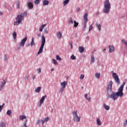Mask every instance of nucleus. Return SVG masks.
<instances>
[{"instance_id":"f257e3e1","label":"nucleus","mask_w":127,"mask_h":127,"mask_svg":"<svg viewBox=\"0 0 127 127\" xmlns=\"http://www.w3.org/2000/svg\"><path fill=\"white\" fill-rule=\"evenodd\" d=\"M113 81L111 80L109 82L106 87L107 97L108 99H112L113 101L118 100V98L120 97L122 98L124 96V87L126 85V83L123 82L121 86L119 88L118 92H115L112 91L113 90Z\"/></svg>"},{"instance_id":"f03ea898","label":"nucleus","mask_w":127,"mask_h":127,"mask_svg":"<svg viewBox=\"0 0 127 127\" xmlns=\"http://www.w3.org/2000/svg\"><path fill=\"white\" fill-rule=\"evenodd\" d=\"M104 9L103 11L104 13L108 14L110 13L111 10V2L109 0H105L103 3Z\"/></svg>"},{"instance_id":"7ed1b4c3","label":"nucleus","mask_w":127,"mask_h":127,"mask_svg":"<svg viewBox=\"0 0 127 127\" xmlns=\"http://www.w3.org/2000/svg\"><path fill=\"white\" fill-rule=\"evenodd\" d=\"M24 19V17H23V14H20V15H18L17 17L16 18V20L14 22V25H19V24H22V20Z\"/></svg>"},{"instance_id":"20e7f679","label":"nucleus","mask_w":127,"mask_h":127,"mask_svg":"<svg viewBox=\"0 0 127 127\" xmlns=\"http://www.w3.org/2000/svg\"><path fill=\"white\" fill-rule=\"evenodd\" d=\"M45 37H44V35H43L42 36V42H41V45L40 47L39 50L38 52V55H39L41 53H42L43 51V48H44V45L45 44Z\"/></svg>"},{"instance_id":"39448f33","label":"nucleus","mask_w":127,"mask_h":127,"mask_svg":"<svg viewBox=\"0 0 127 127\" xmlns=\"http://www.w3.org/2000/svg\"><path fill=\"white\" fill-rule=\"evenodd\" d=\"M72 116L73 117V122H77V123H79L81 120V117L78 116V114L77 113V111H74L72 112Z\"/></svg>"},{"instance_id":"423d86ee","label":"nucleus","mask_w":127,"mask_h":127,"mask_svg":"<svg viewBox=\"0 0 127 127\" xmlns=\"http://www.w3.org/2000/svg\"><path fill=\"white\" fill-rule=\"evenodd\" d=\"M84 19V25H83V30H86L87 28V22H88V13H86L83 15Z\"/></svg>"},{"instance_id":"0eeeda50","label":"nucleus","mask_w":127,"mask_h":127,"mask_svg":"<svg viewBox=\"0 0 127 127\" xmlns=\"http://www.w3.org/2000/svg\"><path fill=\"white\" fill-rule=\"evenodd\" d=\"M112 76L117 85H120V84H121V80H120V78H119V75H118L116 72H113Z\"/></svg>"},{"instance_id":"6e6552de","label":"nucleus","mask_w":127,"mask_h":127,"mask_svg":"<svg viewBox=\"0 0 127 127\" xmlns=\"http://www.w3.org/2000/svg\"><path fill=\"white\" fill-rule=\"evenodd\" d=\"M27 40V37H25L24 39H23L20 43V47H23L25 45V42H26Z\"/></svg>"},{"instance_id":"1a4fd4ad","label":"nucleus","mask_w":127,"mask_h":127,"mask_svg":"<svg viewBox=\"0 0 127 127\" xmlns=\"http://www.w3.org/2000/svg\"><path fill=\"white\" fill-rule=\"evenodd\" d=\"M67 84H68V81H64L63 82L60 83L61 88H63L65 89L66 86H67Z\"/></svg>"},{"instance_id":"9d476101","label":"nucleus","mask_w":127,"mask_h":127,"mask_svg":"<svg viewBox=\"0 0 127 127\" xmlns=\"http://www.w3.org/2000/svg\"><path fill=\"white\" fill-rule=\"evenodd\" d=\"M109 53H113L114 51H115V47L114 46H109Z\"/></svg>"},{"instance_id":"9b49d317","label":"nucleus","mask_w":127,"mask_h":127,"mask_svg":"<svg viewBox=\"0 0 127 127\" xmlns=\"http://www.w3.org/2000/svg\"><path fill=\"white\" fill-rule=\"evenodd\" d=\"M27 5L29 8V9H32L33 8V3L31 2H29L27 3Z\"/></svg>"},{"instance_id":"f8f14e48","label":"nucleus","mask_w":127,"mask_h":127,"mask_svg":"<svg viewBox=\"0 0 127 127\" xmlns=\"http://www.w3.org/2000/svg\"><path fill=\"white\" fill-rule=\"evenodd\" d=\"M56 36L58 39H60L62 37V32L61 31H58L56 33Z\"/></svg>"},{"instance_id":"ddd939ff","label":"nucleus","mask_w":127,"mask_h":127,"mask_svg":"<svg viewBox=\"0 0 127 127\" xmlns=\"http://www.w3.org/2000/svg\"><path fill=\"white\" fill-rule=\"evenodd\" d=\"M3 61L5 63H7V62H8V57H7V56L5 54L3 56Z\"/></svg>"},{"instance_id":"4468645a","label":"nucleus","mask_w":127,"mask_h":127,"mask_svg":"<svg viewBox=\"0 0 127 127\" xmlns=\"http://www.w3.org/2000/svg\"><path fill=\"white\" fill-rule=\"evenodd\" d=\"M49 121V117H47L44 119L41 120V124L42 125H44L45 123H47Z\"/></svg>"},{"instance_id":"2eb2a0df","label":"nucleus","mask_w":127,"mask_h":127,"mask_svg":"<svg viewBox=\"0 0 127 127\" xmlns=\"http://www.w3.org/2000/svg\"><path fill=\"white\" fill-rule=\"evenodd\" d=\"M96 28H97L98 31H101V30H102V25H101V24H99L98 23H96Z\"/></svg>"},{"instance_id":"dca6fc26","label":"nucleus","mask_w":127,"mask_h":127,"mask_svg":"<svg viewBox=\"0 0 127 127\" xmlns=\"http://www.w3.org/2000/svg\"><path fill=\"white\" fill-rule=\"evenodd\" d=\"M90 63L93 64L95 63V56L93 54H91L90 56Z\"/></svg>"},{"instance_id":"f3484780","label":"nucleus","mask_w":127,"mask_h":127,"mask_svg":"<svg viewBox=\"0 0 127 127\" xmlns=\"http://www.w3.org/2000/svg\"><path fill=\"white\" fill-rule=\"evenodd\" d=\"M5 84H6V82L4 80H3V82H1V85H0V91H1V90H2V88L4 87V85H5Z\"/></svg>"},{"instance_id":"a211bd4d","label":"nucleus","mask_w":127,"mask_h":127,"mask_svg":"<svg viewBox=\"0 0 127 127\" xmlns=\"http://www.w3.org/2000/svg\"><path fill=\"white\" fill-rule=\"evenodd\" d=\"M103 108H104L106 111H109V110H110V106L105 103L103 104Z\"/></svg>"},{"instance_id":"6ab92c4d","label":"nucleus","mask_w":127,"mask_h":127,"mask_svg":"<svg viewBox=\"0 0 127 127\" xmlns=\"http://www.w3.org/2000/svg\"><path fill=\"white\" fill-rule=\"evenodd\" d=\"M43 5H48L49 4V1L48 0H44L43 1Z\"/></svg>"},{"instance_id":"aec40b11","label":"nucleus","mask_w":127,"mask_h":127,"mask_svg":"<svg viewBox=\"0 0 127 127\" xmlns=\"http://www.w3.org/2000/svg\"><path fill=\"white\" fill-rule=\"evenodd\" d=\"M30 45L31 47H33V46H34V45H35V42H34V38H32V40L30 43Z\"/></svg>"},{"instance_id":"412c9836","label":"nucleus","mask_w":127,"mask_h":127,"mask_svg":"<svg viewBox=\"0 0 127 127\" xmlns=\"http://www.w3.org/2000/svg\"><path fill=\"white\" fill-rule=\"evenodd\" d=\"M40 91H41V87H38L35 89L36 93H40Z\"/></svg>"},{"instance_id":"4be33fe9","label":"nucleus","mask_w":127,"mask_h":127,"mask_svg":"<svg viewBox=\"0 0 127 127\" xmlns=\"http://www.w3.org/2000/svg\"><path fill=\"white\" fill-rule=\"evenodd\" d=\"M46 98H47V96L44 95L41 98L40 102H41V103H43V102H44Z\"/></svg>"},{"instance_id":"5701e85b","label":"nucleus","mask_w":127,"mask_h":127,"mask_svg":"<svg viewBox=\"0 0 127 127\" xmlns=\"http://www.w3.org/2000/svg\"><path fill=\"white\" fill-rule=\"evenodd\" d=\"M78 50H79V52H80V53H83V52H84V48H83V47H79L78 48Z\"/></svg>"},{"instance_id":"b1692460","label":"nucleus","mask_w":127,"mask_h":127,"mask_svg":"<svg viewBox=\"0 0 127 127\" xmlns=\"http://www.w3.org/2000/svg\"><path fill=\"white\" fill-rule=\"evenodd\" d=\"M84 97H85V98L86 99V100H87V101H88L89 102H90V101H91V97H88V94L85 93V94H84Z\"/></svg>"},{"instance_id":"393cba45","label":"nucleus","mask_w":127,"mask_h":127,"mask_svg":"<svg viewBox=\"0 0 127 127\" xmlns=\"http://www.w3.org/2000/svg\"><path fill=\"white\" fill-rule=\"evenodd\" d=\"M69 1H70V0H64L63 2L64 6L68 4V3H69Z\"/></svg>"},{"instance_id":"a878e982","label":"nucleus","mask_w":127,"mask_h":127,"mask_svg":"<svg viewBox=\"0 0 127 127\" xmlns=\"http://www.w3.org/2000/svg\"><path fill=\"white\" fill-rule=\"evenodd\" d=\"M46 26V24H43L40 28V32H42V31H43V28Z\"/></svg>"},{"instance_id":"bb28decb","label":"nucleus","mask_w":127,"mask_h":127,"mask_svg":"<svg viewBox=\"0 0 127 127\" xmlns=\"http://www.w3.org/2000/svg\"><path fill=\"white\" fill-rule=\"evenodd\" d=\"M121 41H122V43H123V44H124V45L126 46V47L127 48V41L125 39H122Z\"/></svg>"},{"instance_id":"cd10ccee","label":"nucleus","mask_w":127,"mask_h":127,"mask_svg":"<svg viewBox=\"0 0 127 127\" xmlns=\"http://www.w3.org/2000/svg\"><path fill=\"white\" fill-rule=\"evenodd\" d=\"M79 25V23L77 22L76 21H73V26L74 27L76 28Z\"/></svg>"},{"instance_id":"c85d7f7f","label":"nucleus","mask_w":127,"mask_h":127,"mask_svg":"<svg viewBox=\"0 0 127 127\" xmlns=\"http://www.w3.org/2000/svg\"><path fill=\"white\" fill-rule=\"evenodd\" d=\"M97 122V124L98 126H101V125H102V122H101V121L100 120V119L98 118L96 120Z\"/></svg>"},{"instance_id":"c756f323","label":"nucleus","mask_w":127,"mask_h":127,"mask_svg":"<svg viewBox=\"0 0 127 127\" xmlns=\"http://www.w3.org/2000/svg\"><path fill=\"white\" fill-rule=\"evenodd\" d=\"M95 77L97 79H100V77H101V74L100 73H96L95 74Z\"/></svg>"},{"instance_id":"7c9ffc66","label":"nucleus","mask_w":127,"mask_h":127,"mask_svg":"<svg viewBox=\"0 0 127 127\" xmlns=\"http://www.w3.org/2000/svg\"><path fill=\"white\" fill-rule=\"evenodd\" d=\"M5 123L4 122H1L0 123V127H5Z\"/></svg>"},{"instance_id":"2f4dec72","label":"nucleus","mask_w":127,"mask_h":127,"mask_svg":"<svg viewBox=\"0 0 127 127\" xmlns=\"http://www.w3.org/2000/svg\"><path fill=\"white\" fill-rule=\"evenodd\" d=\"M24 119H26V116L24 115H22L19 116L20 120H24Z\"/></svg>"},{"instance_id":"473e14b6","label":"nucleus","mask_w":127,"mask_h":127,"mask_svg":"<svg viewBox=\"0 0 127 127\" xmlns=\"http://www.w3.org/2000/svg\"><path fill=\"white\" fill-rule=\"evenodd\" d=\"M12 36H13V38H14V39H16V31H14L12 33Z\"/></svg>"},{"instance_id":"72a5a7b5","label":"nucleus","mask_w":127,"mask_h":127,"mask_svg":"<svg viewBox=\"0 0 127 127\" xmlns=\"http://www.w3.org/2000/svg\"><path fill=\"white\" fill-rule=\"evenodd\" d=\"M64 89L65 88H63V87L60 88L59 92L61 93V94H63V92H64Z\"/></svg>"},{"instance_id":"f704fd0d","label":"nucleus","mask_w":127,"mask_h":127,"mask_svg":"<svg viewBox=\"0 0 127 127\" xmlns=\"http://www.w3.org/2000/svg\"><path fill=\"white\" fill-rule=\"evenodd\" d=\"M4 106V103H3L2 105H0V113L1 112L2 109H3V107Z\"/></svg>"},{"instance_id":"c9c22d12","label":"nucleus","mask_w":127,"mask_h":127,"mask_svg":"<svg viewBox=\"0 0 127 127\" xmlns=\"http://www.w3.org/2000/svg\"><path fill=\"white\" fill-rule=\"evenodd\" d=\"M6 114L8 116H11V114H12L11 110H8L6 112Z\"/></svg>"},{"instance_id":"e433bc0d","label":"nucleus","mask_w":127,"mask_h":127,"mask_svg":"<svg viewBox=\"0 0 127 127\" xmlns=\"http://www.w3.org/2000/svg\"><path fill=\"white\" fill-rule=\"evenodd\" d=\"M53 62L54 65H58V63H57V61H56V60L53 59Z\"/></svg>"},{"instance_id":"4c0bfd02","label":"nucleus","mask_w":127,"mask_h":127,"mask_svg":"<svg viewBox=\"0 0 127 127\" xmlns=\"http://www.w3.org/2000/svg\"><path fill=\"white\" fill-rule=\"evenodd\" d=\"M26 124H27V119H26L25 120V123L21 127H27V126H26Z\"/></svg>"},{"instance_id":"58836bf2","label":"nucleus","mask_w":127,"mask_h":127,"mask_svg":"<svg viewBox=\"0 0 127 127\" xmlns=\"http://www.w3.org/2000/svg\"><path fill=\"white\" fill-rule=\"evenodd\" d=\"M57 60H59V61H61L62 59L59 55L56 56Z\"/></svg>"},{"instance_id":"ea45409f","label":"nucleus","mask_w":127,"mask_h":127,"mask_svg":"<svg viewBox=\"0 0 127 127\" xmlns=\"http://www.w3.org/2000/svg\"><path fill=\"white\" fill-rule=\"evenodd\" d=\"M70 59H71V60H76V57L74 55H72L70 57Z\"/></svg>"},{"instance_id":"a19ab883","label":"nucleus","mask_w":127,"mask_h":127,"mask_svg":"<svg viewBox=\"0 0 127 127\" xmlns=\"http://www.w3.org/2000/svg\"><path fill=\"white\" fill-rule=\"evenodd\" d=\"M93 30V24H91L89 28V31H92Z\"/></svg>"},{"instance_id":"79ce46f5","label":"nucleus","mask_w":127,"mask_h":127,"mask_svg":"<svg viewBox=\"0 0 127 127\" xmlns=\"http://www.w3.org/2000/svg\"><path fill=\"white\" fill-rule=\"evenodd\" d=\"M68 23L70 24H73V19L72 18H69V20L68 21Z\"/></svg>"},{"instance_id":"37998d69","label":"nucleus","mask_w":127,"mask_h":127,"mask_svg":"<svg viewBox=\"0 0 127 127\" xmlns=\"http://www.w3.org/2000/svg\"><path fill=\"white\" fill-rule=\"evenodd\" d=\"M41 1V0H35L34 1V3L35 4H38V3H39V2Z\"/></svg>"},{"instance_id":"c03bdc74","label":"nucleus","mask_w":127,"mask_h":127,"mask_svg":"<svg viewBox=\"0 0 127 127\" xmlns=\"http://www.w3.org/2000/svg\"><path fill=\"white\" fill-rule=\"evenodd\" d=\"M21 14H23V17H24V15H25V16H26V15H27V12L25 11V12H24V13H21Z\"/></svg>"},{"instance_id":"a18cd8bd","label":"nucleus","mask_w":127,"mask_h":127,"mask_svg":"<svg viewBox=\"0 0 127 127\" xmlns=\"http://www.w3.org/2000/svg\"><path fill=\"white\" fill-rule=\"evenodd\" d=\"M127 119L124 121V127H127Z\"/></svg>"},{"instance_id":"49530a36","label":"nucleus","mask_w":127,"mask_h":127,"mask_svg":"<svg viewBox=\"0 0 127 127\" xmlns=\"http://www.w3.org/2000/svg\"><path fill=\"white\" fill-rule=\"evenodd\" d=\"M37 72L38 74H40L41 73V68H38L37 69Z\"/></svg>"},{"instance_id":"de8ad7c7","label":"nucleus","mask_w":127,"mask_h":127,"mask_svg":"<svg viewBox=\"0 0 127 127\" xmlns=\"http://www.w3.org/2000/svg\"><path fill=\"white\" fill-rule=\"evenodd\" d=\"M41 123V120H38L36 122V125H39Z\"/></svg>"},{"instance_id":"09e8293b","label":"nucleus","mask_w":127,"mask_h":127,"mask_svg":"<svg viewBox=\"0 0 127 127\" xmlns=\"http://www.w3.org/2000/svg\"><path fill=\"white\" fill-rule=\"evenodd\" d=\"M84 77H85V75L81 74V75H80V79H81V80H83V79H84Z\"/></svg>"},{"instance_id":"8fccbe9b","label":"nucleus","mask_w":127,"mask_h":127,"mask_svg":"<svg viewBox=\"0 0 127 127\" xmlns=\"http://www.w3.org/2000/svg\"><path fill=\"white\" fill-rule=\"evenodd\" d=\"M69 44L71 46V49H72V48H73V44L72 43V42H69Z\"/></svg>"},{"instance_id":"3c124183","label":"nucleus","mask_w":127,"mask_h":127,"mask_svg":"<svg viewBox=\"0 0 127 127\" xmlns=\"http://www.w3.org/2000/svg\"><path fill=\"white\" fill-rule=\"evenodd\" d=\"M19 2H18L17 3H16V7L17 8H20V7H19Z\"/></svg>"},{"instance_id":"603ef678","label":"nucleus","mask_w":127,"mask_h":127,"mask_svg":"<svg viewBox=\"0 0 127 127\" xmlns=\"http://www.w3.org/2000/svg\"><path fill=\"white\" fill-rule=\"evenodd\" d=\"M44 33H46L47 34V33H48V31L47 30V29L46 28L44 29Z\"/></svg>"},{"instance_id":"864d4df0","label":"nucleus","mask_w":127,"mask_h":127,"mask_svg":"<svg viewBox=\"0 0 127 127\" xmlns=\"http://www.w3.org/2000/svg\"><path fill=\"white\" fill-rule=\"evenodd\" d=\"M80 8L79 7L76 8V12H79L80 11Z\"/></svg>"},{"instance_id":"5fc2aeb1","label":"nucleus","mask_w":127,"mask_h":127,"mask_svg":"<svg viewBox=\"0 0 127 127\" xmlns=\"http://www.w3.org/2000/svg\"><path fill=\"white\" fill-rule=\"evenodd\" d=\"M25 81H28V76H27V75L25 76Z\"/></svg>"},{"instance_id":"6e6d98bb","label":"nucleus","mask_w":127,"mask_h":127,"mask_svg":"<svg viewBox=\"0 0 127 127\" xmlns=\"http://www.w3.org/2000/svg\"><path fill=\"white\" fill-rule=\"evenodd\" d=\"M42 104H43V103L41 102L40 101V104H39V107H41V105H42Z\"/></svg>"},{"instance_id":"4d7b16f0","label":"nucleus","mask_w":127,"mask_h":127,"mask_svg":"<svg viewBox=\"0 0 127 127\" xmlns=\"http://www.w3.org/2000/svg\"><path fill=\"white\" fill-rule=\"evenodd\" d=\"M35 78H36V75H34L33 77V80H35Z\"/></svg>"},{"instance_id":"13d9d810","label":"nucleus","mask_w":127,"mask_h":127,"mask_svg":"<svg viewBox=\"0 0 127 127\" xmlns=\"http://www.w3.org/2000/svg\"><path fill=\"white\" fill-rule=\"evenodd\" d=\"M96 51H97V50H94L93 51V52H92L91 53V54H94V53H95V52H96Z\"/></svg>"},{"instance_id":"bf43d9fd","label":"nucleus","mask_w":127,"mask_h":127,"mask_svg":"<svg viewBox=\"0 0 127 127\" xmlns=\"http://www.w3.org/2000/svg\"><path fill=\"white\" fill-rule=\"evenodd\" d=\"M37 36L38 37H40L41 35H40V34H37Z\"/></svg>"},{"instance_id":"052dcab7","label":"nucleus","mask_w":127,"mask_h":127,"mask_svg":"<svg viewBox=\"0 0 127 127\" xmlns=\"http://www.w3.org/2000/svg\"><path fill=\"white\" fill-rule=\"evenodd\" d=\"M27 46L28 47H29V46H30V44H27Z\"/></svg>"},{"instance_id":"680f3d73","label":"nucleus","mask_w":127,"mask_h":127,"mask_svg":"<svg viewBox=\"0 0 127 127\" xmlns=\"http://www.w3.org/2000/svg\"><path fill=\"white\" fill-rule=\"evenodd\" d=\"M1 14H2V12L0 11V15H1Z\"/></svg>"},{"instance_id":"e2e57ef3","label":"nucleus","mask_w":127,"mask_h":127,"mask_svg":"<svg viewBox=\"0 0 127 127\" xmlns=\"http://www.w3.org/2000/svg\"><path fill=\"white\" fill-rule=\"evenodd\" d=\"M51 71H54V68H51Z\"/></svg>"},{"instance_id":"0e129e2a","label":"nucleus","mask_w":127,"mask_h":127,"mask_svg":"<svg viewBox=\"0 0 127 127\" xmlns=\"http://www.w3.org/2000/svg\"><path fill=\"white\" fill-rule=\"evenodd\" d=\"M66 79H69V76H66Z\"/></svg>"},{"instance_id":"69168bd1","label":"nucleus","mask_w":127,"mask_h":127,"mask_svg":"<svg viewBox=\"0 0 127 127\" xmlns=\"http://www.w3.org/2000/svg\"><path fill=\"white\" fill-rule=\"evenodd\" d=\"M81 89L83 90V89H84V87L82 86Z\"/></svg>"},{"instance_id":"338daca9","label":"nucleus","mask_w":127,"mask_h":127,"mask_svg":"<svg viewBox=\"0 0 127 127\" xmlns=\"http://www.w3.org/2000/svg\"><path fill=\"white\" fill-rule=\"evenodd\" d=\"M97 14H100V12H97Z\"/></svg>"},{"instance_id":"774afa93","label":"nucleus","mask_w":127,"mask_h":127,"mask_svg":"<svg viewBox=\"0 0 127 127\" xmlns=\"http://www.w3.org/2000/svg\"><path fill=\"white\" fill-rule=\"evenodd\" d=\"M103 51H106V49H104L103 50Z\"/></svg>"}]
</instances>
